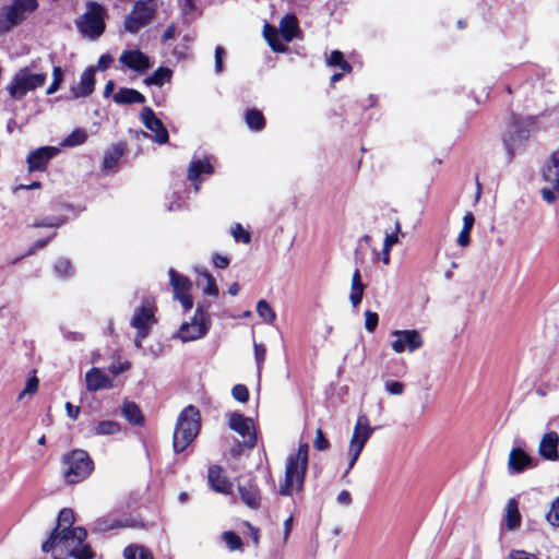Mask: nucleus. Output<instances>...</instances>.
Listing matches in <instances>:
<instances>
[{
	"instance_id": "e2e57ef3",
	"label": "nucleus",
	"mask_w": 559,
	"mask_h": 559,
	"mask_svg": "<svg viewBox=\"0 0 559 559\" xmlns=\"http://www.w3.org/2000/svg\"><path fill=\"white\" fill-rule=\"evenodd\" d=\"M213 264L218 269H226L229 265V258L215 253L213 255Z\"/></svg>"
},
{
	"instance_id": "ddd939ff",
	"label": "nucleus",
	"mask_w": 559,
	"mask_h": 559,
	"mask_svg": "<svg viewBox=\"0 0 559 559\" xmlns=\"http://www.w3.org/2000/svg\"><path fill=\"white\" fill-rule=\"evenodd\" d=\"M170 277V285L174 290V298L178 300L183 307L185 311H189L193 307V299L191 296V282L187 276L177 273L174 269L168 271Z\"/></svg>"
},
{
	"instance_id": "37998d69",
	"label": "nucleus",
	"mask_w": 559,
	"mask_h": 559,
	"mask_svg": "<svg viewBox=\"0 0 559 559\" xmlns=\"http://www.w3.org/2000/svg\"><path fill=\"white\" fill-rule=\"evenodd\" d=\"M222 538L225 542L228 549L231 551L239 550L242 546L241 538L231 531L224 532Z\"/></svg>"
},
{
	"instance_id": "49530a36",
	"label": "nucleus",
	"mask_w": 559,
	"mask_h": 559,
	"mask_svg": "<svg viewBox=\"0 0 559 559\" xmlns=\"http://www.w3.org/2000/svg\"><path fill=\"white\" fill-rule=\"evenodd\" d=\"M66 221L61 217L57 216H48L43 219H38L34 223L35 227H59L61 226Z\"/></svg>"
},
{
	"instance_id": "9d476101",
	"label": "nucleus",
	"mask_w": 559,
	"mask_h": 559,
	"mask_svg": "<svg viewBox=\"0 0 559 559\" xmlns=\"http://www.w3.org/2000/svg\"><path fill=\"white\" fill-rule=\"evenodd\" d=\"M372 432L368 418L365 415L358 416L347 451L348 466L345 474L354 467Z\"/></svg>"
},
{
	"instance_id": "4d7b16f0",
	"label": "nucleus",
	"mask_w": 559,
	"mask_h": 559,
	"mask_svg": "<svg viewBox=\"0 0 559 559\" xmlns=\"http://www.w3.org/2000/svg\"><path fill=\"white\" fill-rule=\"evenodd\" d=\"M506 559H538L535 555L524 550H511Z\"/></svg>"
},
{
	"instance_id": "aec40b11",
	"label": "nucleus",
	"mask_w": 559,
	"mask_h": 559,
	"mask_svg": "<svg viewBox=\"0 0 559 559\" xmlns=\"http://www.w3.org/2000/svg\"><path fill=\"white\" fill-rule=\"evenodd\" d=\"M214 166L209 157L204 159L194 158L191 160L188 168V179L192 181L195 191L198 192L201 185V175H212Z\"/></svg>"
},
{
	"instance_id": "cd10ccee",
	"label": "nucleus",
	"mask_w": 559,
	"mask_h": 559,
	"mask_svg": "<svg viewBox=\"0 0 559 559\" xmlns=\"http://www.w3.org/2000/svg\"><path fill=\"white\" fill-rule=\"evenodd\" d=\"M298 31V21L295 15L286 14L280 22V32L285 41L294 39Z\"/></svg>"
},
{
	"instance_id": "f03ea898",
	"label": "nucleus",
	"mask_w": 559,
	"mask_h": 559,
	"mask_svg": "<svg viewBox=\"0 0 559 559\" xmlns=\"http://www.w3.org/2000/svg\"><path fill=\"white\" fill-rule=\"evenodd\" d=\"M308 444L301 443L297 452L287 457L284 483L280 485L282 496H292L302 489L308 468Z\"/></svg>"
},
{
	"instance_id": "a211bd4d",
	"label": "nucleus",
	"mask_w": 559,
	"mask_h": 559,
	"mask_svg": "<svg viewBox=\"0 0 559 559\" xmlns=\"http://www.w3.org/2000/svg\"><path fill=\"white\" fill-rule=\"evenodd\" d=\"M141 120L146 129L154 133V141L165 144L168 141V132L159 118L151 107H144L141 111Z\"/></svg>"
},
{
	"instance_id": "ea45409f",
	"label": "nucleus",
	"mask_w": 559,
	"mask_h": 559,
	"mask_svg": "<svg viewBox=\"0 0 559 559\" xmlns=\"http://www.w3.org/2000/svg\"><path fill=\"white\" fill-rule=\"evenodd\" d=\"M328 64L331 67H338L343 72H350L352 66L344 59L341 51L334 50L331 52Z\"/></svg>"
},
{
	"instance_id": "603ef678",
	"label": "nucleus",
	"mask_w": 559,
	"mask_h": 559,
	"mask_svg": "<svg viewBox=\"0 0 559 559\" xmlns=\"http://www.w3.org/2000/svg\"><path fill=\"white\" fill-rule=\"evenodd\" d=\"M547 520L551 525L559 526V497L552 502Z\"/></svg>"
},
{
	"instance_id": "bf43d9fd",
	"label": "nucleus",
	"mask_w": 559,
	"mask_h": 559,
	"mask_svg": "<svg viewBox=\"0 0 559 559\" xmlns=\"http://www.w3.org/2000/svg\"><path fill=\"white\" fill-rule=\"evenodd\" d=\"M38 389V380L37 378H32L27 381L25 389L21 392L20 399H22L25 394H33Z\"/></svg>"
},
{
	"instance_id": "4c0bfd02",
	"label": "nucleus",
	"mask_w": 559,
	"mask_h": 559,
	"mask_svg": "<svg viewBox=\"0 0 559 559\" xmlns=\"http://www.w3.org/2000/svg\"><path fill=\"white\" fill-rule=\"evenodd\" d=\"M122 415L132 425H141L143 417L141 411L134 403H127L122 407Z\"/></svg>"
},
{
	"instance_id": "5fc2aeb1",
	"label": "nucleus",
	"mask_w": 559,
	"mask_h": 559,
	"mask_svg": "<svg viewBox=\"0 0 559 559\" xmlns=\"http://www.w3.org/2000/svg\"><path fill=\"white\" fill-rule=\"evenodd\" d=\"M385 390L392 395H401L404 392V384L400 381H386Z\"/></svg>"
},
{
	"instance_id": "0eeeda50",
	"label": "nucleus",
	"mask_w": 559,
	"mask_h": 559,
	"mask_svg": "<svg viewBox=\"0 0 559 559\" xmlns=\"http://www.w3.org/2000/svg\"><path fill=\"white\" fill-rule=\"evenodd\" d=\"M211 328V318L207 307L199 305L190 321L183 322L176 336L183 343L192 342L204 337Z\"/></svg>"
},
{
	"instance_id": "393cba45",
	"label": "nucleus",
	"mask_w": 559,
	"mask_h": 559,
	"mask_svg": "<svg viewBox=\"0 0 559 559\" xmlns=\"http://www.w3.org/2000/svg\"><path fill=\"white\" fill-rule=\"evenodd\" d=\"M533 466V459L522 449H512L509 454L508 467L512 474L523 472L526 467Z\"/></svg>"
},
{
	"instance_id": "f257e3e1",
	"label": "nucleus",
	"mask_w": 559,
	"mask_h": 559,
	"mask_svg": "<svg viewBox=\"0 0 559 559\" xmlns=\"http://www.w3.org/2000/svg\"><path fill=\"white\" fill-rule=\"evenodd\" d=\"M87 536L83 527L72 530H55L48 540L41 548L45 552L52 551L55 559H64L74 557L75 559H92L93 551L88 545L84 544Z\"/></svg>"
},
{
	"instance_id": "473e14b6",
	"label": "nucleus",
	"mask_w": 559,
	"mask_h": 559,
	"mask_svg": "<svg viewBox=\"0 0 559 559\" xmlns=\"http://www.w3.org/2000/svg\"><path fill=\"white\" fill-rule=\"evenodd\" d=\"M121 426L114 420H102L94 425L92 433L95 436H112L120 432Z\"/></svg>"
},
{
	"instance_id": "c9c22d12",
	"label": "nucleus",
	"mask_w": 559,
	"mask_h": 559,
	"mask_svg": "<svg viewBox=\"0 0 559 559\" xmlns=\"http://www.w3.org/2000/svg\"><path fill=\"white\" fill-rule=\"evenodd\" d=\"M247 126L253 131H261L265 126V119L258 109H248L245 115Z\"/></svg>"
},
{
	"instance_id": "69168bd1",
	"label": "nucleus",
	"mask_w": 559,
	"mask_h": 559,
	"mask_svg": "<svg viewBox=\"0 0 559 559\" xmlns=\"http://www.w3.org/2000/svg\"><path fill=\"white\" fill-rule=\"evenodd\" d=\"M62 334H63V337L68 341H72V342L83 341V334L79 333V332L68 331L62 328Z\"/></svg>"
},
{
	"instance_id": "79ce46f5",
	"label": "nucleus",
	"mask_w": 559,
	"mask_h": 559,
	"mask_svg": "<svg viewBox=\"0 0 559 559\" xmlns=\"http://www.w3.org/2000/svg\"><path fill=\"white\" fill-rule=\"evenodd\" d=\"M258 314L267 323L274 322L276 314L265 300L258 301L257 305Z\"/></svg>"
},
{
	"instance_id": "052dcab7",
	"label": "nucleus",
	"mask_w": 559,
	"mask_h": 559,
	"mask_svg": "<svg viewBox=\"0 0 559 559\" xmlns=\"http://www.w3.org/2000/svg\"><path fill=\"white\" fill-rule=\"evenodd\" d=\"M225 55L224 48L217 46L215 48V71L221 73L223 71V56Z\"/></svg>"
},
{
	"instance_id": "5701e85b",
	"label": "nucleus",
	"mask_w": 559,
	"mask_h": 559,
	"mask_svg": "<svg viewBox=\"0 0 559 559\" xmlns=\"http://www.w3.org/2000/svg\"><path fill=\"white\" fill-rule=\"evenodd\" d=\"M95 86V68L91 67L84 70L81 75L80 83L72 86L71 92L74 98L86 97L91 95Z\"/></svg>"
},
{
	"instance_id": "2f4dec72",
	"label": "nucleus",
	"mask_w": 559,
	"mask_h": 559,
	"mask_svg": "<svg viewBox=\"0 0 559 559\" xmlns=\"http://www.w3.org/2000/svg\"><path fill=\"white\" fill-rule=\"evenodd\" d=\"M263 35L274 51L284 52L286 50V45L281 41L278 32L274 26L265 24Z\"/></svg>"
},
{
	"instance_id": "9b49d317",
	"label": "nucleus",
	"mask_w": 559,
	"mask_h": 559,
	"mask_svg": "<svg viewBox=\"0 0 559 559\" xmlns=\"http://www.w3.org/2000/svg\"><path fill=\"white\" fill-rule=\"evenodd\" d=\"M157 7L158 4L156 0L136 1L132 11L126 17L124 29L132 34L139 32L142 27L152 21Z\"/></svg>"
},
{
	"instance_id": "13d9d810",
	"label": "nucleus",
	"mask_w": 559,
	"mask_h": 559,
	"mask_svg": "<svg viewBox=\"0 0 559 559\" xmlns=\"http://www.w3.org/2000/svg\"><path fill=\"white\" fill-rule=\"evenodd\" d=\"M177 34V25L175 23H170L160 37V41L166 44L168 40L173 39Z\"/></svg>"
},
{
	"instance_id": "6e6d98bb",
	"label": "nucleus",
	"mask_w": 559,
	"mask_h": 559,
	"mask_svg": "<svg viewBox=\"0 0 559 559\" xmlns=\"http://www.w3.org/2000/svg\"><path fill=\"white\" fill-rule=\"evenodd\" d=\"M401 230V225L399 222L395 223V233L389 234L384 238V246L385 248L391 249L395 243L399 242L397 233Z\"/></svg>"
},
{
	"instance_id": "09e8293b",
	"label": "nucleus",
	"mask_w": 559,
	"mask_h": 559,
	"mask_svg": "<svg viewBox=\"0 0 559 559\" xmlns=\"http://www.w3.org/2000/svg\"><path fill=\"white\" fill-rule=\"evenodd\" d=\"M231 394H233V397L240 402V403H245L248 401L249 399V392H248V389L246 385L243 384H237L231 390Z\"/></svg>"
},
{
	"instance_id": "39448f33",
	"label": "nucleus",
	"mask_w": 559,
	"mask_h": 559,
	"mask_svg": "<svg viewBox=\"0 0 559 559\" xmlns=\"http://www.w3.org/2000/svg\"><path fill=\"white\" fill-rule=\"evenodd\" d=\"M533 120L531 118L514 120L508 128L503 138V145L507 152L508 162L522 152L531 135Z\"/></svg>"
},
{
	"instance_id": "58836bf2",
	"label": "nucleus",
	"mask_w": 559,
	"mask_h": 559,
	"mask_svg": "<svg viewBox=\"0 0 559 559\" xmlns=\"http://www.w3.org/2000/svg\"><path fill=\"white\" fill-rule=\"evenodd\" d=\"M86 139L87 134L84 129H75L62 141L61 144L66 147H73L83 144Z\"/></svg>"
},
{
	"instance_id": "6e6552de",
	"label": "nucleus",
	"mask_w": 559,
	"mask_h": 559,
	"mask_svg": "<svg viewBox=\"0 0 559 559\" xmlns=\"http://www.w3.org/2000/svg\"><path fill=\"white\" fill-rule=\"evenodd\" d=\"M105 10L96 2H88L86 11L75 21L81 34L90 39H96L105 31Z\"/></svg>"
},
{
	"instance_id": "c756f323",
	"label": "nucleus",
	"mask_w": 559,
	"mask_h": 559,
	"mask_svg": "<svg viewBox=\"0 0 559 559\" xmlns=\"http://www.w3.org/2000/svg\"><path fill=\"white\" fill-rule=\"evenodd\" d=\"M506 525L509 530H514L521 524V514L518 508V501L512 498L508 501L506 507Z\"/></svg>"
},
{
	"instance_id": "864d4df0",
	"label": "nucleus",
	"mask_w": 559,
	"mask_h": 559,
	"mask_svg": "<svg viewBox=\"0 0 559 559\" xmlns=\"http://www.w3.org/2000/svg\"><path fill=\"white\" fill-rule=\"evenodd\" d=\"M266 348L262 344L254 343V357L258 365V370L260 371L262 364L265 360Z\"/></svg>"
},
{
	"instance_id": "0e129e2a",
	"label": "nucleus",
	"mask_w": 559,
	"mask_h": 559,
	"mask_svg": "<svg viewBox=\"0 0 559 559\" xmlns=\"http://www.w3.org/2000/svg\"><path fill=\"white\" fill-rule=\"evenodd\" d=\"M188 49L189 48L187 45L180 43L178 46L174 48L173 55L177 60H181L187 57Z\"/></svg>"
},
{
	"instance_id": "338daca9",
	"label": "nucleus",
	"mask_w": 559,
	"mask_h": 559,
	"mask_svg": "<svg viewBox=\"0 0 559 559\" xmlns=\"http://www.w3.org/2000/svg\"><path fill=\"white\" fill-rule=\"evenodd\" d=\"M469 234L471 230L462 228L457 237V243L461 247H467L469 245Z\"/></svg>"
},
{
	"instance_id": "2eb2a0df",
	"label": "nucleus",
	"mask_w": 559,
	"mask_h": 559,
	"mask_svg": "<svg viewBox=\"0 0 559 559\" xmlns=\"http://www.w3.org/2000/svg\"><path fill=\"white\" fill-rule=\"evenodd\" d=\"M392 336L394 341H392L391 346L397 354H402L405 350L413 353L420 348L424 343L421 335L416 330H396L392 332Z\"/></svg>"
},
{
	"instance_id": "3c124183",
	"label": "nucleus",
	"mask_w": 559,
	"mask_h": 559,
	"mask_svg": "<svg viewBox=\"0 0 559 559\" xmlns=\"http://www.w3.org/2000/svg\"><path fill=\"white\" fill-rule=\"evenodd\" d=\"M378 313L367 310L365 312V328L368 332H373L378 325Z\"/></svg>"
},
{
	"instance_id": "680f3d73",
	"label": "nucleus",
	"mask_w": 559,
	"mask_h": 559,
	"mask_svg": "<svg viewBox=\"0 0 559 559\" xmlns=\"http://www.w3.org/2000/svg\"><path fill=\"white\" fill-rule=\"evenodd\" d=\"M111 62H112V57L109 53L102 55L98 59L95 71L96 70H100V71L106 70L107 68H109Z\"/></svg>"
},
{
	"instance_id": "423d86ee",
	"label": "nucleus",
	"mask_w": 559,
	"mask_h": 559,
	"mask_svg": "<svg viewBox=\"0 0 559 559\" xmlns=\"http://www.w3.org/2000/svg\"><path fill=\"white\" fill-rule=\"evenodd\" d=\"M63 476L69 484H76L85 479L93 469V462L83 450H73L63 455Z\"/></svg>"
},
{
	"instance_id": "a18cd8bd",
	"label": "nucleus",
	"mask_w": 559,
	"mask_h": 559,
	"mask_svg": "<svg viewBox=\"0 0 559 559\" xmlns=\"http://www.w3.org/2000/svg\"><path fill=\"white\" fill-rule=\"evenodd\" d=\"M55 272L61 276L67 277L72 274V265L67 259H59L55 264Z\"/></svg>"
},
{
	"instance_id": "1a4fd4ad",
	"label": "nucleus",
	"mask_w": 559,
	"mask_h": 559,
	"mask_svg": "<svg viewBox=\"0 0 559 559\" xmlns=\"http://www.w3.org/2000/svg\"><path fill=\"white\" fill-rule=\"evenodd\" d=\"M38 8V0H13L0 14V31L8 32L21 24Z\"/></svg>"
},
{
	"instance_id": "a878e982",
	"label": "nucleus",
	"mask_w": 559,
	"mask_h": 559,
	"mask_svg": "<svg viewBox=\"0 0 559 559\" xmlns=\"http://www.w3.org/2000/svg\"><path fill=\"white\" fill-rule=\"evenodd\" d=\"M207 479L211 488L221 493H229L231 484L224 476L223 469L219 466H211L207 472Z\"/></svg>"
},
{
	"instance_id": "e433bc0d",
	"label": "nucleus",
	"mask_w": 559,
	"mask_h": 559,
	"mask_svg": "<svg viewBox=\"0 0 559 559\" xmlns=\"http://www.w3.org/2000/svg\"><path fill=\"white\" fill-rule=\"evenodd\" d=\"M124 559H153L150 550L140 545H130L123 550Z\"/></svg>"
},
{
	"instance_id": "a19ab883",
	"label": "nucleus",
	"mask_w": 559,
	"mask_h": 559,
	"mask_svg": "<svg viewBox=\"0 0 559 559\" xmlns=\"http://www.w3.org/2000/svg\"><path fill=\"white\" fill-rule=\"evenodd\" d=\"M74 523V513L71 509H62L58 516V526L56 530H72L71 526Z\"/></svg>"
},
{
	"instance_id": "412c9836",
	"label": "nucleus",
	"mask_w": 559,
	"mask_h": 559,
	"mask_svg": "<svg viewBox=\"0 0 559 559\" xmlns=\"http://www.w3.org/2000/svg\"><path fill=\"white\" fill-rule=\"evenodd\" d=\"M559 445V435L556 431L545 433L538 445V453L542 457L548 461H557Z\"/></svg>"
},
{
	"instance_id": "c03bdc74",
	"label": "nucleus",
	"mask_w": 559,
	"mask_h": 559,
	"mask_svg": "<svg viewBox=\"0 0 559 559\" xmlns=\"http://www.w3.org/2000/svg\"><path fill=\"white\" fill-rule=\"evenodd\" d=\"M198 0H179V7L182 14L188 19L190 16L194 17L199 14Z\"/></svg>"
},
{
	"instance_id": "6ab92c4d",
	"label": "nucleus",
	"mask_w": 559,
	"mask_h": 559,
	"mask_svg": "<svg viewBox=\"0 0 559 559\" xmlns=\"http://www.w3.org/2000/svg\"><path fill=\"white\" fill-rule=\"evenodd\" d=\"M59 152L60 150L56 146H43L31 152L27 156L29 171L45 170L48 162Z\"/></svg>"
},
{
	"instance_id": "b1692460",
	"label": "nucleus",
	"mask_w": 559,
	"mask_h": 559,
	"mask_svg": "<svg viewBox=\"0 0 559 559\" xmlns=\"http://www.w3.org/2000/svg\"><path fill=\"white\" fill-rule=\"evenodd\" d=\"M86 388L88 391H98L104 389H111L112 381L99 368H92L85 376Z\"/></svg>"
},
{
	"instance_id": "f8f14e48",
	"label": "nucleus",
	"mask_w": 559,
	"mask_h": 559,
	"mask_svg": "<svg viewBox=\"0 0 559 559\" xmlns=\"http://www.w3.org/2000/svg\"><path fill=\"white\" fill-rule=\"evenodd\" d=\"M543 180L549 185L540 190L543 199L551 204L559 197V157L552 153L542 166Z\"/></svg>"
},
{
	"instance_id": "72a5a7b5",
	"label": "nucleus",
	"mask_w": 559,
	"mask_h": 559,
	"mask_svg": "<svg viewBox=\"0 0 559 559\" xmlns=\"http://www.w3.org/2000/svg\"><path fill=\"white\" fill-rule=\"evenodd\" d=\"M173 71L169 68L160 67L152 75L144 80L146 85L163 86L165 83L170 82Z\"/></svg>"
},
{
	"instance_id": "7c9ffc66",
	"label": "nucleus",
	"mask_w": 559,
	"mask_h": 559,
	"mask_svg": "<svg viewBox=\"0 0 559 559\" xmlns=\"http://www.w3.org/2000/svg\"><path fill=\"white\" fill-rule=\"evenodd\" d=\"M198 286H200L205 295L216 297L218 288L214 277L206 271H199Z\"/></svg>"
},
{
	"instance_id": "8fccbe9b",
	"label": "nucleus",
	"mask_w": 559,
	"mask_h": 559,
	"mask_svg": "<svg viewBox=\"0 0 559 559\" xmlns=\"http://www.w3.org/2000/svg\"><path fill=\"white\" fill-rule=\"evenodd\" d=\"M313 447L318 451H325V450H328L330 448V442L325 438L322 429H320V428L317 430L316 438L313 440Z\"/></svg>"
},
{
	"instance_id": "bb28decb",
	"label": "nucleus",
	"mask_w": 559,
	"mask_h": 559,
	"mask_svg": "<svg viewBox=\"0 0 559 559\" xmlns=\"http://www.w3.org/2000/svg\"><path fill=\"white\" fill-rule=\"evenodd\" d=\"M114 102L119 105L143 104L145 96L136 90L122 87L112 97Z\"/></svg>"
},
{
	"instance_id": "4be33fe9",
	"label": "nucleus",
	"mask_w": 559,
	"mask_h": 559,
	"mask_svg": "<svg viewBox=\"0 0 559 559\" xmlns=\"http://www.w3.org/2000/svg\"><path fill=\"white\" fill-rule=\"evenodd\" d=\"M238 490L242 502L251 509H258L261 502V496L258 486L246 479L239 483Z\"/></svg>"
},
{
	"instance_id": "dca6fc26",
	"label": "nucleus",
	"mask_w": 559,
	"mask_h": 559,
	"mask_svg": "<svg viewBox=\"0 0 559 559\" xmlns=\"http://www.w3.org/2000/svg\"><path fill=\"white\" fill-rule=\"evenodd\" d=\"M228 425L230 429H233L242 437V442L246 447H254L257 438L250 418L245 417L243 415L238 413H233L229 415Z\"/></svg>"
},
{
	"instance_id": "7ed1b4c3",
	"label": "nucleus",
	"mask_w": 559,
	"mask_h": 559,
	"mask_svg": "<svg viewBox=\"0 0 559 559\" xmlns=\"http://www.w3.org/2000/svg\"><path fill=\"white\" fill-rule=\"evenodd\" d=\"M47 76V72L37 69V66L33 62L14 73L7 85V91L14 100H22L28 93L43 87Z\"/></svg>"
},
{
	"instance_id": "774afa93",
	"label": "nucleus",
	"mask_w": 559,
	"mask_h": 559,
	"mask_svg": "<svg viewBox=\"0 0 559 559\" xmlns=\"http://www.w3.org/2000/svg\"><path fill=\"white\" fill-rule=\"evenodd\" d=\"M130 368V364L129 362H123V364H114L111 365L108 370L112 373V374H119L126 370H128Z\"/></svg>"
},
{
	"instance_id": "f704fd0d",
	"label": "nucleus",
	"mask_w": 559,
	"mask_h": 559,
	"mask_svg": "<svg viewBox=\"0 0 559 559\" xmlns=\"http://www.w3.org/2000/svg\"><path fill=\"white\" fill-rule=\"evenodd\" d=\"M123 152L124 150L121 145L112 146L104 156L103 168L107 171L112 170L122 157Z\"/></svg>"
},
{
	"instance_id": "20e7f679",
	"label": "nucleus",
	"mask_w": 559,
	"mask_h": 559,
	"mask_svg": "<svg viewBox=\"0 0 559 559\" xmlns=\"http://www.w3.org/2000/svg\"><path fill=\"white\" fill-rule=\"evenodd\" d=\"M200 413L192 406H187L179 415L174 431L173 445L175 452H182L199 435Z\"/></svg>"
},
{
	"instance_id": "c85d7f7f",
	"label": "nucleus",
	"mask_w": 559,
	"mask_h": 559,
	"mask_svg": "<svg viewBox=\"0 0 559 559\" xmlns=\"http://www.w3.org/2000/svg\"><path fill=\"white\" fill-rule=\"evenodd\" d=\"M365 290V285L361 281V275L359 270H355L352 276V285H350V295L349 300L354 308H356L362 299Z\"/></svg>"
},
{
	"instance_id": "de8ad7c7",
	"label": "nucleus",
	"mask_w": 559,
	"mask_h": 559,
	"mask_svg": "<svg viewBox=\"0 0 559 559\" xmlns=\"http://www.w3.org/2000/svg\"><path fill=\"white\" fill-rule=\"evenodd\" d=\"M231 235L236 241H240L242 243H249L251 239L250 234L247 230H245L240 224H236L235 226H233Z\"/></svg>"
},
{
	"instance_id": "f3484780",
	"label": "nucleus",
	"mask_w": 559,
	"mask_h": 559,
	"mask_svg": "<svg viewBox=\"0 0 559 559\" xmlns=\"http://www.w3.org/2000/svg\"><path fill=\"white\" fill-rule=\"evenodd\" d=\"M119 62L123 67L138 73H145L152 67L148 56L140 49H127L122 51L119 57Z\"/></svg>"
},
{
	"instance_id": "4468645a",
	"label": "nucleus",
	"mask_w": 559,
	"mask_h": 559,
	"mask_svg": "<svg viewBox=\"0 0 559 559\" xmlns=\"http://www.w3.org/2000/svg\"><path fill=\"white\" fill-rule=\"evenodd\" d=\"M155 323L153 308L148 305H143L135 310L131 320V325L138 330L134 344L138 348L142 346V341L148 335L151 326Z\"/></svg>"
}]
</instances>
